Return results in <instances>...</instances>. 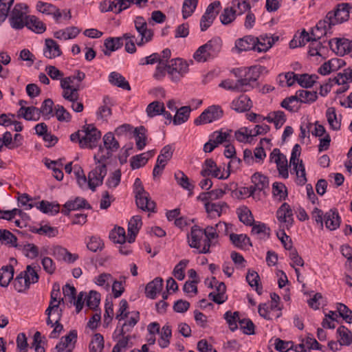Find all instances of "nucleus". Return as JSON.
I'll use <instances>...</instances> for the list:
<instances>
[{
    "label": "nucleus",
    "instance_id": "obj_60",
    "mask_svg": "<svg viewBox=\"0 0 352 352\" xmlns=\"http://www.w3.org/2000/svg\"><path fill=\"white\" fill-rule=\"evenodd\" d=\"M187 259L181 260L175 267L173 274L179 280H182L185 278L184 270L188 264Z\"/></svg>",
    "mask_w": 352,
    "mask_h": 352
},
{
    "label": "nucleus",
    "instance_id": "obj_12",
    "mask_svg": "<svg viewBox=\"0 0 352 352\" xmlns=\"http://www.w3.org/2000/svg\"><path fill=\"white\" fill-rule=\"evenodd\" d=\"M349 16V4H338L335 10L327 13V18L330 19V23L334 25L343 23L346 21Z\"/></svg>",
    "mask_w": 352,
    "mask_h": 352
},
{
    "label": "nucleus",
    "instance_id": "obj_61",
    "mask_svg": "<svg viewBox=\"0 0 352 352\" xmlns=\"http://www.w3.org/2000/svg\"><path fill=\"white\" fill-rule=\"evenodd\" d=\"M298 96H300L301 103L314 102L318 98L316 91H310L304 89L298 90Z\"/></svg>",
    "mask_w": 352,
    "mask_h": 352
},
{
    "label": "nucleus",
    "instance_id": "obj_5",
    "mask_svg": "<svg viewBox=\"0 0 352 352\" xmlns=\"http://www.w3.org/2000/svg\"><path fill=\"white\" fill-rule=\"evenodd\" d=\"M223 116V111L220 106L211 105L194 120V124L197 126L209 124L219 120Z\"/></svg>",
    "mask_w": 352,
    "mask_h": 352
},
{
    "label": "nucleus",
    "instance_id": "obj_4",
    "mask_svg": "<svg viewBox=\"0 0 352 352\" xmlns=\"http://www.w3.org/2000/svg\"><path fill=\"white\" fill-rule=\"evenodd\" d=\"M82 140L80 141V148H94L96 147L101 133L92 124H86L82 127Z\"/></svg>",
    "mask_w": 352,
    "mask_h": 352
},
{
    "label": "nucleus",
    "instance_id": "obj_39",
    "mask_svg": "<svg viewBox=\"0 0 352 352\" xmlns=\"http://www.w3.org/2000/svg\"><path fill=\"white\" fill-rule=\"evenodd\" d=\"M122 41L120 37L108 38L104 40V45L106 50L104 54L106 56H110L111 52H114L122 46Z\"/></svg>",
    "mask_w": 352,
    "mask_h": 352
},
{
    "label": "nucleus",
    "instance_id": "obj_25",
    "mask_svg": "<svg viewBox=\"0 0 352 352\" xmlns=\"http://www.w3.org/2000/svg\"><path fill=\"white\" fill-rule=\"evenodd\" d=\"M257 38L252 36H246L239 38L235 42V47L238 52L254 50Z\"/></svg>",
    "mask_w": 352,
    "mask_h": 352
},
{
    "label": "nucleus",
    "instance_id": "obj_48",
    "mask_svg": "<svg viewBox=\"0 0 352 352\" xmlns=\"http://www.w3.org/2000/svg\"><path fill=\"white\" fill-rule=\"evenodd\" d=\"M326 117L330 127L334 130L338 131L340 129L341 123L337 119L336 109L334 107H329L326 111Z\"/></svg>",
    "mask_w": 352,
    "mask_h": 352
},
{
    "label": "nucleus",
    "instance_id": "obj_11",
    "mask_svg": "<svg viewBox=\"0 0 352 352\" xmlns=\"http://www.w3.org/2000/svg\"><path fill=\"white\" fill-rule=\"evenodd\" d=\"M260 76V72L256 67H251L245 71L243 78L238 79L239 85L242 87L243 92H246L252 89L255 83Z\"/></svg>",
    "mask_w": 352,
    "mask_h": 352
},
{
    "label": "nucleus",
    "instance_id": "obj_32",
    "mask_svg": "<svg viewBox=\"0 0 352 352\" xmlns=\"http://www.w3.org/2000/svg\"><path fill=\"white\" fill-rule=\"evenodd\" d=\"M80 32V29L77 27L72 26L64 30L55 32L54 36L58 39L68 40L76 38Z\"/></svg>",
    "mask_w": 352,
    "mask_h": 352
},
{
    "label": "nucleus",
    "instance_id": "obj_15",
    "mask_svg": "<svg viewBox=\"0 0 352 352\" xmlns=\"http://www.w3.org/2000/svg\"><path fill=\"white\" fill-rule=\"evenodd\" d=\"M331 48L340 56L349 54L352 51V41L345 38H333L329 41Z\"/></svg>",
    "mask_w": 352,
    "mask_h": 352
},
{
    "label": "nucleus",
    "instance_id": "obj_2",
    "mask_svg": "<svg viewBox=\"0 0 352 352\" xmlns=\"http://www.w3.org/2000/svg\"><path fill=\"white\" fill-rule=\"evenodd\" d=\"M228 225L224 222H219L214 226H208L203 229L204 232V240L203 248L199 254H208L210 252V248L217 244V239L219 238V233L220 230L223 228L227 231Z\"/></svg>",
    "mask_w": 352,
    "mask_h": 352
},
{
    "label": "nucleus",
    "instance_id": "obj_44",
    "mask_svg": "<svg viewBox=\"0 0 352 352\" xmlns=\"http://www.w3.org/2000/svg\"><path fill=\"white\" fill-rule=\"evenodd\" d=\"M237 214L239 220L246 226H252L254 222V217L251 211L246 206H242L237 209Z\"/></svg>",
    "mask_w": 352,
    "mask_h": 352
},
{
    "label": "nucleus",
    "instance_id": "obj_7",
    "mask_svg": "<svg viewBox=\"0 0 352 352\" xmlns=\"http://www.w3.org/2000/svg\"><path fill=\"white\" fill-rule=\"evenodd\" d=\"M135 28L141 38L137 42L138 46H142L144 43L150 42L153 36V31L148 28V25L144 17L138 16L134 21Z\"/></svg>",
    "mask_w": 352,
    "mask_h": 352
},
{
    "label": "nucleus",
    "instance_id": "obj_47",
    "mask_svg": "<svg viewBox=\"0 0 352 352\" xmlns=\"http://www.w3.org/2000/svg\"><path fill=\"white\" fill-rule=\"evenodd\" d=\"M175 179L178 185L188 191H192L194 186L190 182L188 177L184 172L179 170L175 173Z\"/></svg>",
    "mask_w": 352,
    "mask_h": 352
},
{
    "label": "nucleus",
    "instance_id": "obj_18",
    "mask_svg": "<svg viewBox=\"0 0 352 352\" xmlns=\"http://www.w3.org/2000/svg\"><path fill=\"white\" fill-rule=\"evenodd\" d=\"M135 197L136 205L139 208L144 211L155 212L156 204L151 199L148 192H145V195L144 193L135 195Z\"/></svg>",
    "mask_w": 352,
    "mask_h": 352
},
{
    "label": "nucleus",
    "instance_id": "obj_29",
    "mask_svg": "<svg viewBox=\"0 0 352 352\" xmlns=\"http://www.w3.org/2000/svg\"><path fill=\"white\" fill-rule=\"evenodd\" d=\"M19 116H22L26 120H38L41 117L38 108L34 106L24 107H21L19 110Z\"/></svg>",
    "mask_w": 352,
    "mask_h": 352
},
{
    "label": "nucleus",
    "instance_id": "obj_46",
    "mask_svg": "<svg viewBox=\"0 0 352 352\" xmlns=\"http://www.w3.org/2000/svg\"><path fill=\"white\" fill-rule=\"evenodd\" d=\"M113 153H114V151L107 150V148L100 145L99 146L98 151L94 155V159L96 164H105V162L111 157Z\"/></svg>",
    "mask_w": 352,
    "mask_h": 352
},
{
    "label": "nucleus",
    "instance_id": "obj_26",
    "mask_svg": "<svg viewBox=\"0 0 352 352\" xmlns=\"http://www.w3.org/2000/svg\"><path fill=\"white\" fill-rule=\"evenodd\" d=\"M324 221L326 228L329 230H336L340 224V218L338 212L336 210H330L324 214Z\"/></svg>",
    "mask_w": 352,
    "mask_h": 352
},
{
    "label": "nucleus",
    "instance_id": "obj_14",
    "mask_svg": "<svg viewBox=\"0 0 352 352\" xmlns=\"http://www.w3.org/2000/svg\"><path fill=\"white\" fill-rule=\"evenodd\" d=\"M23 6L21 3H17L14 6L10 17L9 19L10 25L12 28L16 30L22 29L25 23L24 22V18L25 12L23 10Z\"/></svg>",
    "mask_w": 352,
    "mask_h": 352
},
{
    "label": "nucleus",
    "instance_id": "obj_64",
    "mask_svg": "<svg viewBox=\"0 0 352 352\" xmlns=\"http://www.w3.org/2000/svg\"><path fill=\"white\" fill-rule=\"evenodd\" d=\"M339 315L348 323H352V311L345 305L339 303L337 305Z\"/></svg>",
    "mask_w": 352,
    "mask_h": 352
},
{
    "label": "nucleus",
    "instance_id": "obj_33",
    "mask_svg": "<svg viewBox=\"0 0 352 352\" xmlns=\"http://www.w3.org/2000/svg\"><path fill=\"white\" fill-rule=\"evenodd\" d=\"M336 333L339 336L338 342L340 346H349L352 343V332L346 327H339L337 329Z\"/></svg>",
    "mask_w": 352,
    "mask_h": 352
},
{
    "label": "nucleus",
    "instance_id": "obj_3",
    "mask_svg": "<svg viewBox=\"0 0 352 352\" xmlns=\"http://www.w3.org/2000/svg\"><path fill=\"white\" fill-rule=\"evenodd\" d=\"M188 70V64L182 58H174L167 63V74L173 82L180 81Z\"/></svg>",
    "mask_w": 352,
    "mask_h": 352
},
{
    "label": "nucleus",
    "instance_id": "obj_57",
    "mask_svg": "<svg viewBox=\"0 0 352 352\" xmlns=\"http://www.w3.org/2000/svg\"><path fill=\"white\" fill-rule=\"evenodd\" d=\"M260 280V277L258 273L254 270H249L248 274L246 275V280L250 285V287H256V291L258 294H261L262 288L258 287V281Z\"/></svg>",
    "mask_w": 352,
    "mask_h": 352
},
{
    "label": "nucleus",
    "instance_id": "obj_59",
    "mask_svg": "<svg viewBox=\"0 0 352 352\" xmlns=\"http://www.w3.org/2000/svg\"><path fill=\"white\" fill-rule=\"evenodd\" d=\"M198 0H184L182 6V15L184 19L191 16L197 8Z\"/></svg>",
    "mask_w": 352,
    "mask_h": 352
},
{
    "label": "nucleus",
    "instance_id": "obj_9",
    "mask_svg": "<svg viewBox=\"0 0 352 352\" xmlns=\"http://www.w3.org/2000/svg\"><path fill=\"white\" fill-rule=\"evenodd\" d=\"M107 173L106 164H99L88 174V187L95 191L97 186L102 184L103 179Z\"/></svg>",
    "mask_w": 352,
    "mask_h": 352
},
{
    "label": "nucleus",
    "instance_id": "obj_36",
    "mask_svg": "<svg viewBox=\"0 0 352 352\" xmlns=\"http://www.w3.org/2000/svg\"><path fill=\"white\" fill-rule=\"evenodd\" d=\"M146 129L144 126L135 128L133 134L135 138V145L138 150H142L146 145Z\"/></svg>",
    "mask_w": 352,
    "mask_h": 352
},
{
    "label": "nucleus",
    "instance_id": "obj_41",
    "mask_svg": "<svg viewBox=\"0 0 352 352\" xmlns=\"http://www.w3.org/2000/svg\"><path fill=\"white\" fill-rule=\"evenodd\" d=\"M164 111V103L157 100L151 102L146 109V114L149 118H153L156 116L161 115Z\"/></svg>",
    "mask_w": 352,
    "mask_h": 352
},
{
    "label": "nucleus",
    "instance_id": "obj_6",
    "mask_svg": "<svg viewBox=\"0 0 352 352\" xmlns=\"http://www.w3.org/2000/svg\"><path fill=\"white\" fill-rule=\"evenodd\" d=\"M75 80L74 75L63 78L60 81V87L63 89L62 96L68 101L78 100L79 98L80 85H72Z\"/></svg>",
    "mask_w": 352,
    "mask_h": 352
},
{
    "label": "nucleus",
    "instance_id": "obj_24",
    "mask_svg": "<svg viewBox=\"0 0 352 352\" xmlns=\"http://www.w3.org/2000/svg\"><path fill=\"white\" fill-rule=\"evenodd\" d=\"M140 320V313L139 311L132 312V316L129 318V319L126 321L120 327V329L117 327L114 331V334H116L118 332V336H124L126 333H129L131 331L132 329L135 327V325Z\"/></svg>",
    "mask_w": 352,
    "mask_h": 352
},
{
    "label": "nucleus",
    "instance_id": "obj_34",
    "mask_svg": "<svg viewBox=\"0 0 352 352\" xmlns=\"http://www.w3.org/2000/svg\"><path fill=\"white\" fill-rule=\"evenodd\" d=\"M109 81L111 85L120 87L123 89H131L130 85L128 81L126 80L125 78L116 72H112L110 73L109 76Z\"/></svg>",
    "mask_w": 352,
    "mask_h": 352
},
{
    "label": "nucleus",
    "instance_id": "obj_37",
    "mask_svg": "<svg viewBox=\"0 0 352 352\" xmlns=\"http://www.w3.org/2000/svg\"><path fill=\"white\" fill-rule=\"evenodd\" d=\"M36 206L42 212L52 215L56 214L59 212L60 210V205L58 204L44 200L38 202Z\"/></svg>",
    "mask_w": 352,
    "mask_h": 352
},
{
    "label": "nucleus",
    "instance_id": "obj_38",
    "mask_svg": "<svg viewBox=\"0 0 352 352\" xmlns=\"http://www.w3.org/2000/svg\"><path fill=\"white\" fill-rule=\"evenodd\" d=\"M191 109L189 106H184L177 110L173 122L175 125H179L186 122L190 116Z\"/></svg>",
    "mask_w": 352,
    "mask_h": 352
},
{
    "label": "nucleus",
    "instance_id": "obj_21",
    "mask_svg": "<svg viewBox=\"0 0 352 352\" xmlns=\"http://www.w3.org/2000/svg\"><path fill=\"white\" fill-rule=\"evenodd\" d=\"M62 54L61 50L58 43L52 38L45 40L43 55L47 58H54Z\"/></svg>",
    "mask_w": 352,
    "mask_h": 352
},
{
    "label": "nucleus",
    "instance_id": "obj_53",
    "mask_svg": "<svg viewBox=\"0 0 352 352\" xmlns=\"http://www.w3.org/2000/svg\"><path fill=\"white\" fill-rule=\"evenodd\" d=\"M103 144L107 150L117 151L120 147L119 142L115 139L113 134L111 132L106 133L103 137Z\"/></svg>",
    "mask_w": 352,
    "mask_h": 352
},
{
    "label": "nucleus",
    "instance_id": "obj_40",
    "mask_svg": "<svg viewBox=\"0 0 352 352\" xmlns=\"http://www.w3.org/2000/svg\"><path fill=\"white\" fill-rule=\"evenodd\" d=\"M25 25L37 34H41L46 30L45 25L34 16H31L27 19Z\"/></svg>",
    "mask_w": 352,
    "mask_h": 352
},
{
    "label": "nucleus",
    "instance_id": "obj_22",
    "mask_svg": "<svg viewBox=\"0 0 352 352\" xmlns=\"http://www.w3.org/2000/svg\"><path fill=\"white\" fill-rule=\"evenodd\" d=\"M252 107V102L250 98L244 94L241 95L232 102V109L240 113L249 111Z\"/></svg>",
    "mask_w": 352,
    "mask_h": 352
},
{
    "label": "nucleus",
    "instance_id": "obj_43",
    "mask_svg": "<svg viewBox=\"0 0 352 352\" xmlns=\"http://www.w3.org/2000/svg\"><path fill=\"white\" fill-rule=\"evenodd\" d=\"M172 336L171 327L169 324L162 327L160 332V338L158 340V344L162 348H166L170 344V338Z\"/></svg>",
    "mask_w": 352,
    "mask_h": 352
},
{
    "label": "nucleus",
    "instance_id": "obj_62",
    "mask_svg": "<svg viewBox=\"0 0 352 352\" xmlns=\"http://www.w3.org/2000/svg\"><path fill=\"white\" fill-rule=\"evenodd\" d=\"M235 13L236 10L231 7L225 8L219 16L221 22L224 25L230 23L235 19Z\"/></svg>",
    "mask_w": 352,
    "mask_h": 352
},
{
    "label": "nucleus",
    "instance_id": "obj_1",
    "mask_svg": "<svg viewBox=\"0 0 352 352\" xmlns=\"http://www.w3.org/2000/svg\"><path fill=\"white\" fill-rule=\"evenodd\" d=\"M222 41L219 37H214L206 44L200 46L194 53V59L199 63H204L215 58L221 50Z\"/></svg>",
    "mask_w": 352,
    "mask_h": 352
},
{
    "label": "nucleus",
    "instance_id": "obj_63",
    "mask_svg": "<svg viewBox=\"0 0 352 352\" xmlns=\"http://www.w3.org/2000/svg\"><path fill=\"white\" fill-rule=\"evenodd\" d=\"M54 116H55L60 122H69L71 120L70 113L63 106L60 104L55 106V113Z\"/></svg>",
    "mask_w": 352,
    "mask_h": 352
},
{
    "label": "nucleus",
    "instance_id": "obj_10",
    "mask_svg": "<svg viewBox=\"0 0 352 352\" xmlns=\"http://www.w3.org/2000/svg\"><path fill=\"white\" fill-rule=\"evenodd\" d=\"M270 162H274L279 173L283 178L289 177L287 160L285 155L280 153V149L274 148L270 155Z\"/></svg>",
    "mask_w": 352,
    "mask_h": 352
},
{
    "label": "nucleus",
    "instance_id": "obj_28",
    "mask_svg": "<svg viewBox=\"0 0 352 352\" xmlns=\"http://www.w3.org/2000/svg\"><path fill=\"white\" fill-rule=\"evenodd\" d=\"M228 208V204L224 201L217 203L208 201L205 204L206 210L211 217H220L223 210Z\"/></svg>",
    "mask_w": 352,
    "mask_h": 352
},
{
    "label": "nucleus",
    "instance_id": "obj_8",
    "mask_svg": "<svg viewBox=\"0 0 352 352\" xmlns=\"http://www.w3.org/2000/svg\"><path fill=\"white\" fill-rule=\"evenodd\" d=\"M226 173L225 175L224 173H221V168L217 166L216 162L212 159H207L205 160L201 171V175L204 177L211 175L219 179L228 178L230 175V171L227 170Z\"/></svg>",
    "mask_w": 352,
    "mask_h": 352
},
{
    "label": "nucleus",
    "instance_id": "obj_49",
    "mask_svg": "<svg viewBox=\"0 0 352 352\" xmlns=\"http://www.w3.org/2000/svg\"><path fill=\"white\" fill-rule=\"evenodd\" d=\"M0 241L12 247L17 246V238L11 232L6 229H0Z\"/></svg>",
    "mask_w": 352,
    "mask_h": 352
},
{
    "label": "nucleus",
    "instance_id": "obj_50",
    "mask_svg": "<svg viewBox=\"0 0 352 352\" xmlns=\"http://www.w3.org/2000/svg\"><path fill=\"white\" fill-rule=\"evenodd\" d=\"M89 352H102L104 348V338L100 333H96L89 343Z\"/></svg>",
    "mask_w": 352,
    "mask_h": 352
},
{
    "label": "nucleus",
    "instance_id": "obj_31",
    "mask_svg": "<svg viewBox=\"0 0 352 352\" xmlns=\"http://www.w3.org/2000/svg\"><path fill=\"white\" fill-rule=\"evenodd\" d=\"M256 38L257 41L255 42L254 51L258 52H267L274 44V38L267 35H261Z\"/></svg>",
    "mask_w": 352,
    "mask_h": 352
},
{
    "label": "nucleus",
    "instance_id": "obj_58",
    "mask_svg": "<svg viewBox=\"0 0 352 352\" xmlns=\"http://www.w3.org/2000/svg\"><path fill=\"white\" fill-rule=\"evenodd\" d=\"M173 153V151L170 145L164 146L157 157V162L158 164H162V166H165L167 162L171 159Z\"/></svg>",
    "mask_w": 352,
    "mask_h": 352
},
{
    "label": "nucleus",
    "instance_id": "obj_23",
    "mask_svg": "<svg viewBox=\"0 0 352 352\" xmlns=\"http://www.w3.org/2000/svg\"><path fill=\"white\" fill-rule=\"evenodd\" d=\"M76 330H71L67 336L60 338V342L56 346V349L58 352H62L66 348L70 347V346H72V348H74V345L76 342Z\"/></svg>",
    "mask_w": 352,
    "mask_h": 352
},
{
    "label": "nucleus",
    "instance_id": "obj_16",
    "mask_svg": "<svg viewBox=\"0 0 352 352\" xmlns=\"http://www.w3.org/2000/svg\"><path fill=\"white\" fill-rule=\"evenodd\" d=\"M252 185L249 187L250 195H253L256 191H261L269 186L268 178L259 173H254L251 177Z\"/></svg>",
    "mask_w": 352,
    "mask_h": 352
},
{
    "label": "nucleus",
    "instance_id": "obj_51",
    "mask_svg": "<svg viewBox=\"0 0 352 352\" xmlns=\"http://www.w3.org/2000/svg\"><path fill=\"white\" fill-rule=\"evenodd\" d=\"M318 76L316 74L309 75L308 74H298L297 82L305 88H310L316 82Z\"/></svg>",
    "mask_w": 352,
    "mask_h": 352
},
{
    "label": "nucleus",
    "instance_id": "obj_13",
    "mask_svg": "<svg viewBox=\"0 0 352 352\" xmlns=\"http://www.w3.org/2000/svg\"><path fill=\"white\" fill-rule=\"evenodd\" d=\"M204 232L199 226L194 225L191 227L190 232L188 234V243L190 248L197 250V253L201 250L204 245Z\"/></svg>",
    "mask_w": 352,
    "mask_h": 352
},
{
    "label": "nucleus",
    "instance_id": "obj_42",
    "mask_svg": "<svg viewBox=\"0 0 352 352\" xmlns=\"http://www.w3.org/2000/svg\"><path fill=\"white\" fill-rule=\"evenodd\" d=\"M334 24L330 23V19L327 18V14L326 15V17L323 20H320L316 25V31L321 30L320 34H317L316 32L314 31H312V35L314 36H316V38H320L326 35L327 30L331 29L332 26H333Z\"/></svg>",
    "mask_w": 352,
    "mask_h": 352
},
{
    "label": "nucleus",
    "instance_id": "obj_45",
    "mask_svg": "<svg viewBox=\"0 0 352 352\" xmlns=\"http://www.w3.org/2000/svg\"><path fill=\"white\" fill-rule=\"evenodd\" d=\"M252 226L251 232L252 234L258 235L260 238L269 237L270 229L264 223L253 222Z\"/></svg>",
    "mask_w": 352,
    "mask_h": 352
},
{
    "label": "nucleus",
    "instance_id": "obj_52",
    "mask_svg": "<svg viewBox=\"0 0 352 352\" xmlns=\"http://www.w3.org/2000/svg\"><path fill=\"white\" fill-rule=\"evenodd\" d=\"M53 106V100L50 98H47L43 102L41 108H38L41 115H43L45 119L48 120L54 116Z\"/></svg>",
    "mask_w": 352,
    "mask_h": 352
},
{
    "label": "nucleus",
    "instance_id": "obj_19",
    "mask_svg": "<svg viewBox=\"0 0 352 352\" xmlns=\"http://www.w3.org/2000/svg\"><path fill=\"white\" fill-rule=\"evenodd\" d=\"M163 283L164 280L160 277H157L149 282L145 288L146 296L151 299H155L157 294L162 290Z\"/></svg>",
    "mask_w": 352,
    "mask_h": 352
},
{
    "label": "nucleus",
    "instance_id": "obj_35",
    "mask_svg": "<svg viewBox=\"0 0 352 352\" xmlns=\"http://www.w3.org/2000/svg\"><path fill=\"white\" fill-rule=\"evenodd\" d=\"M14 270L12 265H8L0 269V285L7 287L13 279Z\"/></svg>",
    "mask_w": 352,
    "mask_h": 352
},
{
    "label": "nucleus",
    "instance_id": "obj_54",
    "mask_svg": "<svg viewBox=\"0 0 352 352\" xmlns=\"http://www.w3.org/2000/svg\"><path fill=\"white\" fill-rule=\"evenodd\" d=\"M294 170L296 175V183L300 186H303L307 182L306 177V172L305 166L302 163V161L300 160L298 164H296V166H293Z\"/></svg>",
    "mask_w": 352,
    "mask_h": 352
},
{
    "label": "nucleus",
    "instance_id": "obj_56",
    "mask_svg": "<svg viewBox=\"0 0 352 352\" xmlns=\"http://www.w3.org/2000/svg\"><path fill=\"white\" fill-rule=\"evenodd\" d=\"M224 318L228 324L229 328L232 331H235L237 328V322H239L240 318L239 312L235 311L232 313L230 311H228L224 314Z\"/></svg>",
    "mask_w": 352,
    "mask_h": 352
},
{
    "label": "nucleus",
    "instance_id": "obj_27",
    "mask_svg": "<svg viewBox=\"0 0 352 352\" xmlns=\"http://www.w3.org/2000/svg\"><path fill=\"white\" fill-rule=\"evenodd\" d=\"M142 218L139 215L134 216L129 222L128 226V242L133 243L135 236L142 226Z\"/></svg>",
    "mask_w": 352,
    "mask_h": 352
},
{
    "label": "nucleus",
    "instance_id": "obj_20",
    "mask_svg": "<svg viewBox=\"0 0 352 352\" xmlns=\"http://www.w3.org/2000/svg\"><path fill=\"white\" fill-rule=\"evenodd\" d=\"M80 208L90 209L91 206L85 199L77 197L74 201L66 202L61 212L65 215H68L71 210H76Z\"/></svg>",
    "mask_w": 352,
    "mask_h": 352
},
{
    "label": "nucleus",
    "instance_id": "obj_30",
    "mask_svg": "<svg viewBox=\"0 0 352 352\" xmlns=\"http://www.w3.org/2000/svg\"><path fill=\"white\" fill-rule=\"evenodd\" d=\"M229 237L232 244L239 249L246 250L248 247L252 246L250 238L245 234L232 233Z\"/></svg>",
    "mask_w": 352,
    "mask_h": 352
},
{
    "label": "nucleus",
    "instance_id": "obj_17",
    "mask_svg": "<svg viewBox=\"0 0 352 352\" xmlns=\"http://www.w3.org/2000/svg\"><path fill=\"white\" fill-rule=\"evenodd\" d=\"M276 217L280 223H286L289 228L294 222L292 210L287 203H283L276 212Z\"/></svg>",
    "mask_w": 352,
    "mask_h": 352
},
{
    "label": "nucleus",
    "instance_id": "obj_55",
    "mask_svg": "<svg viewBox=\"0 0 352 352\" xmlns=\"http://www.w3.org/2000/svg\"><path fill=\"white\" fill-rule=\"evenodd\" d=\"M109 237L114 243L124 244L126 241L125 230L122 227L116 228L110 232Z\"/></svg>",
    "mask_w": 352,
    "mask_h": 352
}]
</instances>
